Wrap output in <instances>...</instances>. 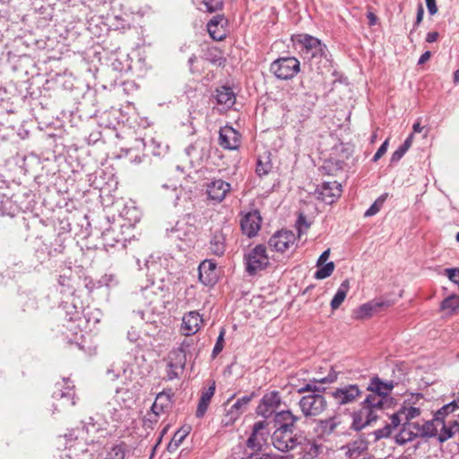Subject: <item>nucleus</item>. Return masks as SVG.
<instances>
[{
    "label": "nucleus",
    "instance_id": "59",
    "mask_svg": "<svg viewBox=\"0 0 459 459\" xmlns=\"http://www.w3.org/2000/svg\"><path fill=\"white\" fill-rule=\"evenodd\" d=\"M367 16H368V18L369 20V24L370 25H374L376 23V21H377L376 15L373 13H368Z\"/></svg>",
    "mask_w": 459,
    "mask_h": 459
},
{
    "label": "nucleus",
    "instance_id": "61",
    "mask_svg": "<svg viewBox=\"0 0 459 459\" xmlns=\"http://www.w3.org/2000/svg\"><path fill=\"white\" fill-rule=\"evenodd\" d=\"M255 459H274V456L272 455L264 454L259 458H255Z\"/></svg>",
    "mask_w": 459,
    "mask_h": 459
},
{
    "label": "nucleus",
    "instance_id": "51",
    "mask_svg": "<svg viewBox=\"0 0 459 459\" xmlns=\"http://www.w3.org/2000/svg\"><path fill=\"white\" fill-rule=\"evenodd\" d=\"M426 4L430 15H434L437 13L436 0H426Z\"/></svg>",
    "mask_w": 459,
    "mask_h": 459
},
{
    "label": "nucleus",
    "instance_id": "26",
    "mask_svg": "<svg viewBox=\"0 0 459 459\" xmlns=\"http://www.w3.org/2000/svg\"><path fill=\"white\" fill-rule=\"evenodd\" d=\"M402 429L396 436V442L400 445L406 444L420 437L418 434V423H401Z\"/></svg>",
    "mask_w": 459,
    "mask_h": 459
},
{
    "label": "nucleus",
    "instance_id": "20",
    "mask_svg": "<svg viewBox=\"0 0 459 459\" xmlns=\"http://www.w3.org/2000/svg\"><path fill=\"white\" fill-rule=\"evenodd\" d=\"M420 413V408L403 406L390 416V420H392L394 426L399 427L401 423H414L412 420L418 418Z\"/></svg>",
    "mask_w": 459,
    "mask_h": 459
},
{
    "label": "nucleus",
    "instance_id": "60",
    "mask_svg": "<svg viewBox=\"0 0 459 459\" xmlns=\"http://www.w3.org/2000/svg\"><path fill=\"white\" fill-rule=\"evenodd\" d=\"M273 456H274V459H294L293 455H275Z\"/></svg>",
    "mask_w": 459,
    "mask_h": 459
},
{
    "label": "nucleus",
    "instance_id": "39",
    "mask_svg": "<svg viewBox=\"0 0 459 459\" xmlns=\"http://www.w3.org/2000/svg\"><path fill=\"white\" fill-rule=\"evenodd\" d=\"M191 427L189 425H185L180 428L173 436L172 440L169 444V446L173 445L178 447L186 437V436L190 433Z\"/></svg>",
    "mask_w": 459,
    "mask_h": 459
},
{
    "label": "nucleus",
    "instance_id": "50",
    "mask_svg": "<svg viewBox=\"0 0 459 459\" xmlns=\"http://www.w3.org/2000/svg\"><path fill=\"white\" fill-rule=\"evenodd\" d=\"M406 153V151L402 147L400 146L393 154H392V157H391V162L394 163V162H397L399 161L403 156Z\"/></svg>",
    "mask_w": 459,
    "mask_h": 459
},
{
    "label": "nucleus",
    "instance_id": "19",
    "mask_svg": "<svg viewBox=\"0 0 459 459\" xmlns=\"http://www.w3.org/2000/svg\"><path fill=\"white\" fill-rule=\"evenodd\" d=\"M433 419L435 429L437 430V437L441 443L448 440L455 435L454 428H459L457 420L449 421L446 424L445 419L436 414Z\"/></svg>",
    "mask_w": 459,
    "mask_h": 459
},
{
    "label": "nucleus",
    "instance_id": "29",
    "mask_svg": "<svg viewBox=\"0 0 459 459\" xmlns=\"http://www.w3.org/2000/svg\"><path fill=\"white\" fill-rule=\"evenodd\" d=\"M215 393V382H212L211 385L204 390L201 394V397L198 403L195 415L197 418H203L209 407L211 400Z\"/></svg>",
    "mask_w": 459,
    "mask_h": 459
},
{
    "label": "nucleus",
    "instance_id": "33",
    "mask_svg": "<svg viewBox=\"0 0 459 459\" xmlns=\"http://www.w3.org/2000/svg\"><path fill=\"white\" fill-rule=\"evenodd\" d=\"M349 290H350V281L348 279H346L341 283L335 295L333 296V299L331 300V307L333 310H336L340 307V306L344 301Z\"/></svg>",
    "mask_w": 459,
    "mask_h": 459
},
{
    "label": "nucleus",
    "instance_id": "12",
    "mask_svg": "<svg viewBox=\"0 0 459 459\" xmlns=\"http://www.w3.org/2000/svg\"><path fill=\"white\" fill-rule=\"evenodd\" d=\"M241 143V134L232 126H225L219 132V144L226 150H237Z\"/></svg>",
    "mask_w": 459,
    "mask_h": 459
},
{
    "label": "nucleus",
    "instance_id": "25",
    "mask_svg": "<svg viewBox=\"0 0 459 459\" xmlns=\"http://www.w3.org/2000/svg\"><path fill=\"white\" fill-rule=\"evenodd\" d=\"M223 22L224 16L216 15L207 23L208 32L214 40L221 41L226 38V30Z\"/></svg>",
    "mask_w": 459,
    "mask_h": 459
},
{
    "label": "nucleus",
    "instance_id": "27",
    "mask_svg": "<svg viewBox=\"0 0 459 459\" xmlns=\"http://www.w3.org/2000/svg\"><path fill=\"white\" fill-rule=\"evenodd\" d=\"M172 394L169 392H161L157 394L156 399L152 406V413L157 417L165 412L171 407Z\"/></svg>",
    "mask_w": 459,
    "mask_h": 459
},
{
    "label": "nucleus",
    "instance_id": "63",
    "mask_svg": "<svg viewBox=\"0 0 459 459\" xmlns=\"http://www.w3.org/2000/svg\"><path fill=\"white\" fill-rule=\"evenodd\" d=\"M224 62V60H222L221 58L219 59V63L218 65H221L222 63Z\"/></svg>",
    "mask_w": 459,
    "mask_h": 459
},
{
    "label": "nucleus",
    "instance_id": "34",
    "mask_svg": "<svg viewBox=\"0 0 459 459\" xmlns=\"http://www.w3.org/2000/svg\"><path fill=\"white\" fill-rule=\"evenodd\" d=\"M363 403L369 406L370 408L380 411L384 409L385 404L387 403V399L382 395L376 394L370 392V394L366 397Z\"/></svg>",
    "mask_w": 459,
    "mask_h": 459
},
{
    "label": "nucleus",
    "instance_id": "46",
    "mask_svg": "<svg viewBox=\"0 0 459 459\" xmlns=\"http://www.w3.org/2000/svg\"><path fill=\"white\" fill-rule=\"evenodd\" d=\"M385 201V197H380L377 200L375 201V203L366 211L365 216L369 217L377 214L380 208L383 205V203Z\"/></svg>",
    "mask_w": 459,
    "mask_h": 459
},
{
    "label": "nucleus",
    "instance_id": "7",
    "mask_svg": "<svg viewBox=\"0 0 459 459\" xmlns=\"http://www.w3.org/2000/svg\"><path fill=\"white\" fill-rule=\"evenodd\" d=\"M297 236L291 230H279L275 232L268 241L272 250L278 253H284L296 245Z\"/></svg>",
    "mask_w": 459,
    "mask_h": 459
},
{
    "label": "nucleus",
    "instance_id": "40",
    "mask_svg": "<svg viewBox=\"0 0 459 459\" xmlns=\"http://www.w3.org/2000/svg\"><path fill=\"white\" fill-rule=\"evenodd\" d=\"M334 270L333 262H329L327 264H324L315 273V278L318 280H323L329 277Z\"/></svg>",
    "mask_w": 459,
    "mask_h": 459
},
{
    "label": "nucleus",
    "instance_id": "54",
    "mask_svg": "<svg viewBox=\"0 0 459 459\" xmlns=\"http://www.w3.org/2000/svg\"><path fill=\"white\" fill-rule=\"evenodd\" d=\"M439 34L437 31H430L426 36V41L429 43H433L437 40Z\"/></svg>",
    "mask_w": 459,
    "mask_h": 459
},
{
    "label": "nucleus",
    "instance_id": "16",
    "mask_svg": "<svg viewBox=\"0 0 459 459\" xmlns=\"http://www.w3.org/2000/svg\"><path fill=\"white\" fill-rule=\"evenodd\" d=\"M377 418L378 411L362 403L361 408L354 415L353 426L359 430L376 421Z\"/></svg>",
    "mask_w": 459,
    "mask_h": 459
},
{
    "label": "nucleus",
    "instance_id": "53",
    "mask_svg": "<svg viewBox=\"0 0 459 459\" xmlns=\"http://www.w3.org/2000/svg\"><path fill=\"white\" fill-rule=\"evenodd\" d=\"M329 255H330V249L328 248L325 251H324L322 253V255L319 256L317 263H316V266H318V267L322 266L326 262Z\"/></svg>",
    "mask_w": 459,
    "mask_h": 459
},
{
    "label": "nucleus",
    "instance_id": "2",
    "mask_svg": "<svg viewBox=\"0 0 459 459\" xmlns=\"http://www.w3.org/2000/svg\"><path fill=\"white\" fill-rule=\"evenodd\" d=\"M299 70V61L291 56L278 58L270 66V71L281 80L292 79Z\"/></svg>",
    "mask_w": 459,
    "mask_h": 459
},
{
    "label": "nucleus",
    "instance_id": "42",
    "mask_svg": "<svg viewBox=\"0 0 459 459\" xmlns=\"http://www.w3.org/2000/svg\"><path fill=\"white\" fill-rule=\"evenodd\" d=\"M74 387L69 388L67 392H63L62 389H57L54 392L53 397L56 399H62L64 397L67 398L70 401V405L74 406L75 405V400H74Z\"/></svg>",
    "mask_w": 459,
    "mask_h": 459
},
{
    "label": "nucleus",
    "instance_id": "36",
    "mask_svg": "<svg viewBox=\"0 0 459 459\" xmlns=\"http://www.w3.org/2000/svg\"><path fill=\"white\" fill-rule=\"evenodd\" d=\"M459 307V296L451 295L446 298L440 305V308L446 311L448 315H453Z\"/></svg>",
    "mask_w": 459,
    "mask_h": 459
},
{
    "label": "nucleus",
    "instance_id": "52",
    "mask_svg": "<svg viewBox=\"0 0 459 459\" xmlns=\"http://www.w3.org/2000/svg\"><path fill=\"white\" fill-rule=\"evenodd\" d=\"M423 15H424V9H423L422 4H420L419 6H418L416 22H415V24H414L415 28L418 27L420 24V22H422Z\"/></svg>",
    "mask_w": 459,
    "mask_h": 459
},
{
    "label": "nucleus",
    "instance_id": "23",
    "mask_svg": "<svg viewBox=\"0 0 459 459\" xmlns=\"http://www.w3.org/2000/svg\"><path fill=\"white\" fill-rule=\"evenodd\" d=\"M342 425L341 416L334 415L325 420H320L317 422L316 431L322 437H328L335 433Z\"/></svg>",
    "mask_w": 459,
    "mask_h": 459
},
{
    "label": "nucleus",
    "instance_id": "8",
    "mask_svg": "<svg viewBox=\"0 0 459 459\" xmlns=\"http://www.w3.org/2000/svg\"><path fill=\"white\" fill-rule=\"evenodd\" d=\"M391 305L392 304L389 301L372 299L354 309L352 312V317L356 320L368 319L383 309L391 307Z\"/></svg>",
    "mask_w": 459,
    "mask_h": 459
},
{
    "label": "nucleus",
    "instance_id": "55",
    "mask_svg": "<svg viewBox=\"0 0 459 459\" xmlns=\"http://www.w3.org/2000/svg\"><path fill=\"white\" fill-rule=\"evenodd\" d=\"M316 391H317V388H316V385H314V384H307L299 390V393L316 392Z\"/></svg>",
    "mask_w": 459,
    "mask_h": 459
},
{
    "label": "nucleus",
    "instance_id": "17",
    "mask_svg": "<svg viewBox=\"0 0 459 459\" xmlns=\"http://www.w3.org/2000/svg\"><path fill=\"white\" fill-rule=\"evenodd\" d=\"M262 218L257 211L247 212L241 220V230L248 238L255 237L261 228Z\"/></svg>",
    "mask_w": 459,
    "mask_h": 459
},
{
    "label": "nucleus",
    "instance_id": "44",
    "mask_svg": "<svg viewBox=\"0 0 459 459\" xmlns=\"http://www.w3.org/2000/svg\"><path fill=\"white\" fill-rule=\"evenodd\" d=\"M458 404L456 402H452L448 404L444 405L441 409H439L435 414L437 416H440L443 419H446V417L454 412L456 409H458Z\"/></svg>",
    "mask_w": 459,
    "mask_h": 459
},
{
    "label": "nucleus",
    "instance_id": "47",
    "mask_svg": "<svg viewBox=\"0 0 459 459\" xmlns=\"http://www.w3.org/2000/svg\"><path fill=\"white\" fill-rule=\"evenodd\" d=\"M337 377H338L337 373L333 369V368H331L330 371L326 377L315 378L314 381L316 383H322V384L333 383L337 379Z\"/></svg>",
    "mask_w": 459,
    "mask_h": 459
},
{
    "label": "nucleus",
    "instance_id": "62",
    "mask_svg": "<svg viewBox=\"0 0 459 459\" xmlns=\"http://www.w3.org/2000/svg\"><path fill=\"white\" fill-rule=\"evenodd\" d=\"M454 81H455V82H459V68L454 74Z\"/></svg>",
    "mask_w": 459,
    "mask_h": 459
},
{
    "label": "nucleus",
    "instance_id": "49",
    "mask_svg": "<svg viewBox=\"0 0 459 459\" xmlns=\"http://www.w3.org/2000/svg\"><path fill=\"white\" fill-rule=\"evenodd\" d=\"M223 334H224V332L221 331L218 339H217V342L214 345V348H213V351H212V353L213 355H217L219 354L222 349H223V342H224V340H223Z\"/></svg>",
    "mask_w": 459,
    "mask_h": 459
},
{
    "label": "nucleus",
    "instance_id": "9",
    "mask_svg": "<svg viewBox=\"0 0 459 459\" xmlns=\"http://www.w3.org/2000/svg\"><path fill=\"white\" fill-rule=\"evenodd\" d=\"M268 437V423L265 420L257 421L253 426V430L247 441V446L252 451H259L266 443Z\"/></svg>",
    "mask_w": 459,
    "mask_h": 459
},
{
    "label": "nucleus",
    "instance_id": "38",
    "mask_svg": "<svg viewBox=\"0 0 459 459\" xmlns=\"http://www.w3.org/2000/svg\"><path fill=\"white\" fill-rule=\"evenodd\" d=\"M271 169H272V163L269 160V157L266 156V157H264V160L263 157L260 156L257 159V162H256V168H255L256 174L260 177L265 176L269 173V171Z\"/></svg>",
    "mask_w": 459,
    "mask_h": 459
},
{
    "label": "nucleus",
    "instance_id": "1",
    "mask_svg": "<svg viewBox=\"0 0 459 459\" xmlns=\"http://www.w3.org/2000/svg\"><path fill=\"white\" fill-rule=\"evenodd\" d=\"M245 260L247 271L250 274L266 269L270 264L266 247L262 244L256 245L245 255Z\"/></svg>",
    "mask_w": 459,
    "mask_h": 459
},
{
    "label": "nucleus",
    "instance_id": "57",
    "mask_svg": "<svg viewBox=\"0 0 459 459\" xmlns=\"http://www.w3.org/2000/svg\"><path fill=\"white\" fill-rule=\"evenodd\" d=\"M430 57H431V52H430V51H426V52H424V53L420 56V59H419V61H418V65H423V64H425L427 61H429V58H430Z\"/></svg>",
    "mask_w": 459,
    "mask_h": 459
},
{
    "label": "nucleus",
    "instance_id": "64",
    "mask_svg": "<svg viewBox=\"0 0 459 459\" xmlns=\"http://www.w3.org/2000/svg\"><path fill=\"white\" fill-rule=\"evenodd\" d=\"M455 239H456V241H458V242H459V232L456 234V236H455Z\"/></svg>",
    "mask_w": 459,
    "mask_h": 459
},
{
    "label": "nucleus",
    "instance_id": "6",
    "mask_svg": "<svg viewBox=\"0 0 459 459\" xmlns=\"http://www.w3.org/2000/svg\"><path fill=\"white\" fill-rule=\"evenodd\" d=\"M183 342L181 347L171 351L168 355V370L167 377L169 380L178 377L184 371L186 363V355Z\"/></svg>",
    "mask_w": 459,
    "mask_h": 459
},
{
    "label": "nucleus",
    "instance_id": "35",
    "mask_svg": "<svg viewBox=\"0 0 459 459\" xmlns=\"http://www.w3.org/2000/svg\"><path fill=\"white\" fill-rule=\"evenodd\" d=\"M417 430L421 437H434L437 436V430L434 426V419L425 421L422 425L418 423Z\"/></svg>",
    "mask_w": 459,
    "mask_h": 459
},
{
    "label": "nucleus",
    "instance_id": "37",
    "mask_svg": "<svg viewBox=\"0 0 459 459\" xmlns=\"http://www.w3.org/2000/svg\"><path fill=\"white\" fill-rule=\"evenodd\" d=\"M397 428L398 426H394L392 420H390V423L386 424L382 429L375 430L370 435L373 437V441L377 442L381 438L388 437Z\"/></svg>",
    "mask_w": 459,
    "mask_h": 459
},
{
    "label": "nucleus",
    "instance_id": "15",
    "mask_svg": "<svg viewBox=\"0 0 459 459\" xmlns=\"http://www.w3.org/2000/svg\"><path fill=\"white\" fill-rule=\"evenodd\" d=\"M230 183L219 178L213 179L206 185V194L211 200L221 202L230 192Z\"/></svg>",
    "mask_w": 459,
    "mask_h": 459
},
{
    "label": "nucleus",
    "instance_id": "4",
    "mask_svg": "<svg viewBox=\"0 0 459 459\" xmlns=\"http://www.w3.org/2000/svg\"><path fill=\"white\" fill-rule=\"evenodd\" d=\"M299 404L305 417H317L324 413L328 406L325 397L316 394L303 396Z\"/></svg>",
    "mask_w": 459,
    "mask_h": 459
},
{
    "label": "nucleus",
    "instance_id": "18",
    "mask_svg": "<svg viewBox=\"0 0 459 459\" xmlns=\"http://www.w3.org/2000/svg\"><path fill=\"white\" fill-rule=\"evenodd\" d=\"M299 442L300 443L297 448L299 449V459H315L322 452V446L315 440L301 436Z\"/></svg>",
    "mask_w": 459,
    "mask_h": 459
},
{
    "label": "nucleus",
    "instance_id": "11",
    "mask_svg": "<svg viewBox=\"0 0 459 459\" xmlns=\"http://www.w3.org/2000/svg\"><path fill=\"white\" fill-rule=\"evenodd\" d=\"M203 325V316L197 311L193 310L184 314L179 331L184 336H192L197 333Z\"/></svg>",
    "mask_w": 459,
    "mask_h": 459
},
{
    "label": "nucleus",
    "instance_id": "43",
    "mask_svg": "<svg viewBox=\"0 0 459 459\" xmlns=\"http://www.w3.org/2000/svg\"><path fill=\"white\" fill-rule=\"evenodd\" d=\"M203 3L208 13H214L223 8V0H204Z\"/></svg>",
    "mask_w": 459,
    "mask_h": 459
},
{
    "label": "nucleus",
    "instance_id": "31",
    "mask_svg": "<svg viewBox=\"0 0 459 459\" xmlns=\"http://www.w3.org/2000/svg\"><path fill=\"white\" fill-rule=\"evenodd\" d=\"M299 420V417L294 415L290 411H281L276 412L274 415V421L279 424L278 429H293L295 423Z\"/></svg>",
    "mask_w": 459,
    "mask_h": 459
},
{
    "label": "nucleus",
    "instance_id": "5",
    "mask_svg": "<svg viewBox=\"0 0 459 459\" xmlns=\"http://www.w3.org/2000/svg\"><path fill=\"white\" fill-rule=\"evenodd\" d=\"M292 40L300 46V51L307 58L322 56L325 54V46L313 36L298 34L292 37Z\"/></svg>",
    "mask_w": 459,
    "mask_h": 459
},
{
    "label": "nucleus",
    "instance_id": "3",
    "mask_svg": "<svg viewBox=\"0 0 459 459\" xmlns=\"http://www.w3.org/2000/svg\"><path fill=\"white\" fill-rule=\"evenodd\" d=\"M300 437L293 429H276L272 435V443L277 450L290 452L298 448Z\"/></svg>",
    "mask_w": 459,
    "mask_h": 459
},
{
    "label": "nucleus",
    "instance_id": "48",
    "mask_svg": "<svg viewBox=\"0 0 459 459\" xmlns=\"http://www.w3.org/2000/svg\"><path fill=\"white\" fill-rule=\"evenodd\" d=\"M388 139H386L382 144L381 146L378 148V150L377 151V152L375 153L372 160L373 161H377L381 157H383L386 151H387V147H388Z\"/></svg>",
    "mask_w": 459,
    "mask_h": 459
},
{
    "label": "nucleus",
    "instance_id": "28",
    "mask_svg": "<svg viewBox=\"0 0 459 459\" xmlns=\"http://www.w3.org/2000/svg\"><path fill=\"white\" fill-rule=\"evenodd\" d=\"M394 388L393 382H383L379 377H374L370 380L368 390L373 394H379L387 399Z\"/></svg>",
    "mask_w": 459,
    "mask_h": 459
},
{
    "label": "nucleus",
    "instance_id": "21",
    "mask_svg": "<svg viewBox=\"0 0 459 459\" xmlns=\"http://www.w3.org/2000/svg\"><path fill=\"white\" fill-rule=\"evenodd\" d=\"M199 280L206 286H212L217 281L216 263L212 260L203 261L199 267Z\"/></svg>",
    "mask_w": 459,
    "mask_h": 459
},
{
    "label": "nucleus",
    "instance_id": "41",
    "mask_svg": "<svg viewBox=\"0 0 459 459\" xmlns=\"http://www.w3.org/2000/svg\"><path fill=\"white\" fill-rule=\"evenodd\" d=\"M126 448L124 444L117 445L108 452L105 459H125Z\"/></svg>",
    "mask_w": 459,
    "mask_h": 459
},
{
    "label": "nucleus",
    "instance_id": "22",
    "mask_svg": "<svg viewBox=\"0 0 459 459\" xmlns=\"http://www.w3.org/2000/svg\"><path fill=\"white\" fill-rule=\"evenodd\" d=\"M253 398V394L245 395L236 401V403L229 409L225 420V425L234 423L247 410L249 403Z\"/></svg>",
    "mask_w": 459,
    "mask_h": 459
},
{
    "label": "nucleus",
    "instance_id": "32",
    "mask_svg": "<svg viewBox=\"0 0 459 459\" xmlns=\"http://www.w3.org/2000/svg\"><path fill=\"white\" fill-rule=\"evenodd\" d=\"M216 100L219 104L230 108L236 102V96L230 87L222 86L217 90Z\"/></svg>",
    "mask_w": 459,
    "mask_h": 459
},
{
    "label": "nucleus",
    "instance_id": "30",
    "mask_svg": "<svg viewBox=\"0 0 459 459\" xmlns=\"http://www.w3.org/2000/svg\"><path fill=\"white\" fill-rule=\"evenodd\" d=\"M209 249L214 255L221 256L226 250L225 235L221 230H216L210 240Z\"/></svg>",
    "mask_w": 459,
    "mask_h": 459
},
{
    "label": "nucleus",
    "instance_id": "58",
    "mask_svg": "<svg viewBox=\"0 0 459 459\" xmlns=\"http://www.w3.org/2000/svg\"><path fill=\"white\" fill-rule=\"evenodd\" d=\"M412 134H415V133H421L422 130H423V126H421L420 123L418 121L416 123H414L413 126H412Z\"/></svg>",
    "mask_w": 459,
    "mask_h": 459
},
{
    "label": "nucleus",
    "instance_id": "45",
    "mask_svg": "<svg viewBox=\"0 0 459 459\" xmlns=\"http://www.w3.org/2000/svg\"><path fill=\"white\" fill-rule=\"evenodd\" d=\"M296 226L298 229L299 237H300L308 230L310 224L307 222L306 216L300 213L297 220Z\"/></svg>",
    "mask_w": 459,
    "mask_h": 459
},
{
    "label": "nucleus",
    "instance_id": "13",
    "mask_svg": "<svg viewBox=\"0 0 459 459\" xmlns=\"http://www.w3.org/2000/svg\"><path fill=\"white\" fill-rule=\"evenodd\" d=\"M361 390L358 385H347L340 388H336L332 392V396L342 405L354 403L361 396Z\"/></svg>",
    "mask_w": 459,
    "mask_h": 459
},
{
    "label": "nucleus",
    "instance_id": "10",
    "mask_svg": "<svg viewBox=\"0 0 459 459\" xmlns=\"http://www.w3.org/2000/svg\"><path fill=\"white\" fill-rule=\"evenodd\" d=\"M281 399L279 392L273 391L265 394L256 407V413L264 419L270 418L281 405Z\"/></svg>",
    "mask_w": 459,
    "mask_h": 459
},
{
    "label": "nucleus",
    "instance_id": "24",
    "mask_svg": "<svg viewBox=\"0 0 459 459\" xmlns=\"http://www.w3.org/2000/svg\"><path fill=\"white\" fill-rule=\"evenodd\" d=\"M368 441L364 437L359 436L342 446V449L345 451V455L349 458L357 459L368 449Z\"/></svg>",
    "mask_w": 459,
    "mask_h": 459
},
{
    "label": "nucleus",
    "instance_id": "14",
    "mask_svg": "<svg viewBox=\"0 0 459 459\" xmlns=\"http://www.w3.org/2000/svg\"><path fill=\"white\" fill-rule=\"evenodd\" d=\"M342 193V185L337 181L323 183L317 188L318 198L328 204L334 203Z\"/></svg>",
    "mask_w": 459,
    "mask_h": 459
},
{
    "label": "nucleus",
    "instance_id": "56",
    "mask_svg": "<svg viewBox=\"0 0 459 459\" xmlns=\"http://www.w3.org/2000/svg\"><path fill=\"white\" fill-rule=\"evenodd\" d=\"M413 142V134H411L401 145L406 152L411 148Z\"/></svg>",
    "mask_w": 459,
    "mask_h": 459
}]
</instances>
